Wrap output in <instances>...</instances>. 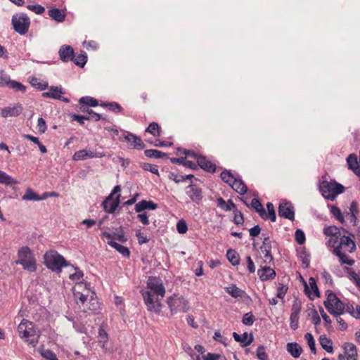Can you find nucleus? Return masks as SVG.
<instances>
[{"label":"nucleus","instance_id":"obj_53","mask_svg":"<svg viewBox=\"0 0 360 360\" xmlns=\"http://www.w3.org/2000/svg\"><path fill=\"white\" fill-rule=\"evenodd\" d=\"M8 86L11 89L15 90L16 91H21L23 93L25 92L27 89V87L24 84L15 80H11Z\"/></svg>","mask_w":360,"mask_h":360},{"label":"nucleus","instance_id":"obj_64","mask_svg":"<svg viewBox=\"0 0 360 360\" xmlns=\"http://www.w3.org/2000/svg\"><path fill=\"white\" fill-rule=\"evenodd\" d=\"M30 321L27 320L23 319L21 323L18 325V330L20 334V336L24 335L25 333H26L27 328L28 327V323Z\"/></svg>","mask_w":360,"mask_h":360},{"label":"nucleus","instance_id":"obj_3","mask_svg":"<svg viewBox=\"0 0 360 360\" xmlns=\"http://www.w3.org/2000/svg\"><path fill=\"white\" fill-rule=\"evenodd\" d=\"M319 188L324 198L334 200L336 196L345 191V187L335 181H323Z\"/></svg>","mask_w":360,"mask_h":360},{"label":"nucleus","instance_id":"obj_56","mask_svg":"<svg viewBox=\"0 0 360 360\" xmlns=\"http://www.w3.org/2000/svg\"><path fill=\"white\" fill-rule=\"evenodd\" d=\"M141 167L145 171H149L154 174L159 175L158 168L157 165L150 163H143Z\"/></svg>","mask_w":360,"mask_h":360},{"label":"nucleus","instance_id":"obj_39","mask_svg":"<svg viewBox=\"0 0 360 360\" xmlns=\"http://www.w3.org/2000/svg\"><path fill=\"white\" fill-rule=\"evenodd\" d=\"M38 351L41 356L46 360H58L56 354L50 349H45L44 345H41Z\"/></svg>","mask_w":360,"mask_h":360},{"label":"nucleus","instance_id":"obj_22","mask_svg":"<svg viewBox=\"0 0 360 360\" xmlns=\"http://www.w3.org/2000/svg\"><path fill=\"white\" fill-rule=\"evenodd\" d=\"M158 207V204L151 200H142L135 205L136 212L140 213L146 210H154Z\"/></svg>","mask_w":360,"mask_h":360},{"label":"nucleus","instance_id":"obj_60","mask_svg":"<svg viewBox=\"0 0 360 360\" xmlns=\"http://www.w3.org/2000/svg\"><path fill=\"white\" fill-rule=\"evenodd\" d=\"M295 238L297 243L300 245H302L305 242V234L301 229L296 230Z\"/></svg>","mask_w":360,"mask_h":360},{"label":"nucleus","instance_id":"obj_6","mask_svg":"<svg viewBox=\"0 0 360 360\" xmlns=\"http://www.w3.org/2000/svg\"><path fill=\"white\" fill-rule=\"evenodd\" d=\"M167 303L172 314L179 311L186 312L189 309L188 301L175 294L167 298Z\"/></svg>","mask_w":360,"mask_h":360},{"label":"nucleus","instance_id":"obj_51","mask_svg":"<svg viewBox=\"0 0 360 360\" xmlns=\"http://www.w3.org/2000/svg\"><path fill=\"white\" fill-rule=\"evenodd\" d=\"M300 257L302 264L304 265L305 268H308L310 264V255L304 248L300 252Z\"/></svg>","mask_w":360,"mask_h":360},{"label":"nucleus","instance_id":"obj_4","mask_svg":"<svg viewBox=\"0 0 360 360\" xmlns=\"http://www.w3.org/2000/svg\"><path fill=\"white\" fill-rule=\"evenodd\" d=\"M18 260L17 263L20 264L25 270L30 272H34L37 269L36 259L27 246L21 248L18 252Z\"/></svg>","mask_w":360,"mask_h":360},{"label":"nucleus","instance_id":"obj_31","mask_svg":"<svg viewBox=\"0 0 360 360\" xmlns=\"http://www.w3.org/2000/svg\"><path fill=\"white\" fill-rule=\"evenodd\" d=\"M287 351L293 356L294 358H298L301 355L302 352V349L300 346V345L297 342H290L286 345Z\"/></svg>","mask_w":360,"mask_h":360},{"label":"nucleus","instance_id":"obj_9","mask_svg":"<svg viewBox=\"0 0 360 360\" xmlns=\"http://www.w3.org/2000/svg\"><path fill=\"white\" fill-rule=\"evenodd\" d=\"M278 215L284 219L293 221L295 219V210L292 204L290 201L284 200L279 203Z\"/></svg>","mask_w":360,"mask_h":360},{"label":"nucleus","instance_id":"obj_34","mask_svg":"<svg viewBox=\"0 0 360 360\" xmlns=\"http://www.w3.org/2000/svg\"><path fill=\"white\" fill-rule=\"evenodd\" d=\"M250 207L255 210V211L259 214L261 218L266 217V211L257 198H253L250 203Z\"/></svg>","mask_w":360,"mask_h":360},{"label":"nucleus","instance_id":"obj_21","mask_svg":"<svg viewBox=\"0 0 360 360\" xmlns=\"http://www.w3.org/2000/svg\"><path fill=\"white\" fill-rule=\"evenodd\" d=\"M22 105L17 104L13 107H5L1 110V115L3 117H17L22 113Z\"/></svg>","mask_w":360,"mask_h":360},{"label":"nucleus","instance_id":"obj_59","mask_svg":"<svg viewBox=\"0 0 360 360\" xmlns=\"http://www.w3.org/2000/svg\"><path fill=\"white\" fill-rule=\"evenodd\" d=\"M256 355L259 360H268V355L263 345H260L257 347Z\"/></svg>","mask_w":360,"mask_h":360},{"label":"nucleus","instance_id":"obj_29","mask_svg":"<svg viewBox=\"0 0 360 360\" xmlns=\"http://www.w3.org/2000/svg\"><path fill=\"white\" fill-rule=\"evenodd\" d=\"M231 188L240 195L245 194L248 191V187L244 181L236 177L235 180L231 185Z\"/></svg>","mask_w":360,"mask_h":360},{"label":"nucleus","instance_id":"obj_47","mask_svg":"<svg viewBox=\"0 0 360 360\" xmlns=\"http://www.w3.org/2000/svg\"><path fill=\"white\" fill-rule=\"evenodd\" d=\"M30 84L32 86L40 91L45 90L48 87V82H41L40 79L37 77H32L30 80Z\"/></svg>","mask_w":360,"mask_h":360},{"label":"nucleus","instance_id":"obj_12","mask_svg":"<svg viewBox=\"0 0 360 360\" xmlns=\"http://www.w3.org/2000/svg\"><path fill=\"white\" fill-rule=\"evenodd\" d=\"M301 309V302L297 300L294 301L291 309L292 312L290 316V328L294 330H297L298 328L299 314L300 313Z\"/></svg>","mask_w":360,"mask_h":360},{"label":"nucleus","instance_id":"obj_30","mask_svg":"<svg viewBox=\"0 0 360 360\" xmlns=\"http://www.w3.org/2000/svg\"><path fill=\"white\" fill-rule=\"evenodd\" d=\"M108 244L119 252L123 257H129L131 252L127 247L123 246L114 240H108Z\"/></svg>","mask_w":360,"mask_h":360},{"label":"nucleus","instance_id":"obj_61","mask_svg":"<svg viewBox=\"0 0 360 360\" xmlns=\"http://www.w3.org/2000/svg\"><path fill=\"white\" fill-rule=\"evenodd\" d=\"M288 287L286 285L279 283V285L277 289L276 297L280 299H283L285 295L286 294V292L288 291Z\"/></svg>","mask_w":360,"mask_h":360},{"label":"nucleus","instance_id":"obj_54","mask_svg":"<svg viewBox=\"0 0 360 360\" xmlns=\"http://www.w3.org/2000/svg\"><path fill=\"white\" fill-rule=\"evenodd\" d=\"M255 321V318L252 312L246 313L243 315L242 322L245 326H252Z\"/></svg>","mask_w":360,"mask_h":360},{"label":"nucleus","instance_id":"obj_15","mask_svg":"<svg viewBox=\"0 0 360 360\" xmlns=\"http://www.w3.org/2000/svg\"><path fill=\"white\" fill-rule=\"evenodd\" d=\"M198 168L200 167L207 172L214 173L216 172V165L209 160L205 156L200 155L196 158Z\"/></svg>","mask_w":360,"mask_h":360},{"label":"nucleus","instance_id":"obj_10","mask_svg":"<svg viewBox=\"0 0 360 360\" xmlns=\"http://www.w3.org/2000/svg\"><path fill=\"white\" fill-rule=\"evenodd\" d=\"M21 338H25V341L31 345L32 347H35L39 341V334L34 328V324L32 322L28 323V327L27 328L26 333Z\"/></svg>","mask_w":360,"mask_h":360},{"label":"nucleus","instance_id":"obj_1","mask_svg":"<svg viewBox=\"0 0 360 360\" xmlns=\"http://www.w3.org/2000/svg\"><path fill=\"white\" fill-rule=\"evenodd\" d=\"M327 296L323 304L328 311L334 316H340L345 312V304L332 290L326 291Z\"/></svg>","mask_w":360,"mask_h":360},{"label":"nucleus","instance_id":"obj_8","mask_svg":"<svg viewBox=\"0 0 360 360\" xmlns=\"http://www.w3.org/2000/svg\"><path fill=\"white\" fill-rule=\"evenodd\" d=\"M147 288L157 297L163 298L165 295V288L162 279L156 276H150L147 281Z\"/></svg>","mask_w":360,"mask_h":360},{"label":"nucleus","instance_id":"obj_24","mask_svg":"<svg viewBox=\"0 0 360 360\" xmlns=\"http://www.w3.org/2000/svg\"><path fill=\"white\" fill-rule=\"evenodd\" d=\"M348 168L354 172L357 176H360V167L357 160V156L352 153L347 158Z\"/></svg>","mask_w":360,"mask_h":360},{"label":"nucleus","instance_id":"obj_11","mask_svg":"<svg viewBox=\"0 0 360 360\" xmlns=\"http://www.w3.org/2000/svg\"><path fill=\"white\" fill-rule=\"evenodd\" d=\"M186 193L191 201L197 205H199L203 198L202 190L192 183L186 187Z\"/></svg>","mask_w":360,"mask_h":360},{"label":"nucleus","instance_id":"obj_27","mask_svg":"<svg viewBox=\"0 0 360 360\" xmlns=\"http://www.w3.org/2000/svg\"><path fill=\"white\" fill-rule=\"evenodd\" d=\"M226 292L234 298H242L248 297L247 293L238 288L236 285H231V286L225 288Z\"/></svg>","mask_w":360,"mask_h":360},{"label":"nucleus","instance_id":"obj_23","mask_svg":"<svg viewBox=\"0 0 360 360\" xmlns=\"http://www.w3.org/2000/svg\"><path fill=\"white\" fill-rule=\"evenodd\" d=\"M259 278L262 281L273 279L276 276V271L270 266H263L257 271Z\"/></svg>","mask_w":360,"mask_h":360},{"label":"nucleus","instance_id":"obj_13","mask_svg":"<svg viewBox=\"0 0 360 360\" xmlns=\"http://www.w3.org/2000/svg\"><path fill=\"white\" fill-rule=\"evenodd\" d=\"M341 250L342 249L348 252H352L356 249V245L354 241L349 237L346 236H340V241L338 244V247L335 248V250Z\"/></svg>","mask_w":360,"mask_h":360},{"label":"nucleus","instance_id":"obj_46","mask_svg":"<svg viewBox=\"0 0 360 360\" xmlns=\"http://www.w3.org/2000/svg\"><path fill=\"white\" fill-rule=\"evenodd\" d=\"M0 183L5 185H13L18 183L11 176L0 170Z\"/></svg>","mask_w":360,"mask_h":360},{"label":"nucleus","instance_id":"obj_45","mask_svg":"<svg viewBox=\"0 0 360 360\" xmlns=\"http://www.w3.org/2000/svg\"><path fill=\"white\" fill-rule=\"evenodd\" d=\"M72 61L76 65L83 68L87 61V55L84 51H82L76 58L74 57Z\"/></svg>","mask_w":360,"mask_h":360},{"label":"nucleus","instance_id":"obj_36","mask_svg":"<svg viewBox=\"0 0 360 360\" xmlns=\"http://www.w3.org/2000/svg\"><path fill=\"white\" fill-rule=\"evenodd\" d=\"M226 257L233 266H236L240 264L239 254L235 250H228L226 252Z\"/></svg>","mask_w":360,"mask_h":360},{"label":"nucleus","instance_id":"obj_48","mask_svg":"<svg viewBox=\"0 0 360 360\" xmlns=\"http://www.w3.org/2000/svg\"><path fill=\"white\" fill-rule=\"evenodd\" d=\"M323 233L327 236L335 237L340 236V231L335 226H330L324 228Z\"/></svg>","mask_w":360,"mask_h":360},{"label":"nucleus","instance_id":"obj_58","mask_svg":"<svg viewBox=\"0 0 360 360\" xmlns=\"http://www.w3.org/2000/svg\"><path fill=\"white\" fill-rule=\"evenodd\" d=\"M176 230L181 233H186L188 231V226L184 219H180L176 224Z\"/></svg>","mask_w":360,"mask_h":360},{"label":"nucleus","instance_id":"obj_26","mask_svg":"<svg viewBox=\"0 0 360 360\" xmlns=\"http://www.w3.org/2000/svg\"><path fill=\"white\" fill-rule=\"evenodd\" d=\"M63 94L64 92L61 87L51 86L49 89V91L44 92L41 96L44 98H51L58 100Z\"/></svg>","mask_w":360,"mask_h":360},{"label":"nucleus","instance_id":"obj_37","mask_svg":"<svg viewBox=\"0 0 360 360\" xmlns=\"http://www.w3.org/2000/svg\"><path fill=\"white\" fill-rule=\"evenodd\" d=\"M108 334L103 328V326H101L98 328V342L102 343L101 347L103 349H107L105 344L108 341Z\"/></svg>","mask_w":360,"mask_h":360},{"label":"nucleus","instance_id":"obj_50","mask_svg":"<svg viewBox=\"0 0 360 360\" xmlns=\"http://www.w3.org/2000/svg\"><path fill=\"white\" fill-rule=\"evenodd\" d=\"M304 338L307 340L308 345L310 348L311 353L314 354H316V349L315 347V340L313 335L310 333H307L304 335Z\"/></svg>","mask_w":360,"mask_h":360},{"label":"nucleus","instance_id":"obj_57","mask_svg":"<svg viewBox=\"0 0 360 360\" xmlns=\"http://www.w3.org/2000/svg\"><path fill=\"white\" fill-rule=\"evenodd\" d=\"M234 212V219L233 222L236 225H243L244 224V217L243 213L238 210H236Z\"/></svg>","mask_w":360,"mask_h":360},{"label":"nucleus","instance_id":"obj_49","mask_svg":"<svg viewBox=\"0 0 360 360\" xmlns=\"http://www.w3.org/2000/svg\"><path fill=\"white\" fill-rule=\"evenodd\" d=\"M220 177L223 181L228 184L229 186L231 185L236 177L231 173L230 171L224 170L221 174Z\"/></svg>","mask_w":360,"mask_h":360},{"label":"nucleus","instance_id":"obj_2","mask_svg":"<svg viewBox=\"0 0 360 360\" xmlns=\"http://www.w3.org/2000/svg\"><path fill=\"white\" fill-rule=\"evenodd\" d=\"M44 264L47 268L57 273L61 272L62 267L69 265L65 259L56 250H50L45 253Z\"/></svg>","mask_w":360,"mask_h":360},{"label":"nucleus","instance_id":"obj_7","mask_svg":"<svg viewBox=\"0 0 360 360\" xmlns=\"http://www.w3.org/2000/svg\"><path fill=\"white\" fill-rule=\"evenodd\" d=\"M142 296L148 311L159 314L162 307L161 299L159 297L155 298V295L148 290L142 291Z\"/></svg>","mask_w":360,"mask_h":360},{"label":"nucleus","instance_id":"obj_40","mask_svg":"<svg viewBox=\"0 0 360 360\" xmlns=\"http://www.w3.org/2000/svg\"><path fill=\"white\" fill-rule=\"evenodd\" d=\"M100 105L104 108H107L110 111L114 112H122L123 111L122 107L117 102H102Z\"/></svg>","mask_w":360,"mask_h":360},{"label":"nucleus","instance_id":"obj_35","mask_svg":"<svg viewBox=\"0 0 360 360\" xmlns=\"http://www.w3.org/2000/svg\"><path fill=\"white\" fill-rule=\"evenodd\" d=\"M144 154L146 157L150 158H168V155L160 150L156 149H147L145 150Z\"/></svg>","mask_w":360,"mask_h":360},{"label":"nucleus","instance_id":"obj_25","mask_svg":"<svg viewBox=\"0 0 360 360\" xmlns=\"http://www.w3.org/2000/svg\"><path fill=\"white\" fill-rule=\"evenodd\" d=\"M233 337L236 342H240L243 347L250 345L254 340L253 335L252 333H250V338L248 339V334L247 332H245L242 335H239L237 333L234 332L233 333Z\"/></svg>","mask_w":360,"mask_h":360},{"label":"nucleus","instance_id":"obj_5","mask_svg":"<svg viewBox=\"0 0 360 360\" xmlns=\"http://www.w3.org/2000/svg\"><path fill=\"white\" fill-rule=\"evenodd\" d=\"M11 23L15 32L20 35H24L28 32L30 20L25 13H16L13 15Z\"/></svg>","mask_w":360,"mask_h":360},{"label":"nucleus","instance_id":"obj_19","mask_svg":"<svg viewBox=\"0 0 360 360\" xmlns=\"http://www.w3.org/2000/svg\"><path fill=\"white\" fill-rule=\"evenodd\" d=\"M309 283L311 288V290L309 289V287L308 286L307 283L304 281V292L308 296V297L313 300L314 298L312 297L311 291L314 292V295L316 297H319L321 296L319 290L318 288V286L316 285V281L314 278L310 277L309 279Z\"/></svg>","mask_w":360,"mask_h":360},{"label":"nucleus","instance_id":"obj_41","mask_svg":"<svg viewBox=\"0 0 360 360\" xmlns=\"http://www.w3.org/2000/svg\"><path fill=\"white\" fill-rule=\"evenodd\" d=\"M328 207H330V212L331 214L340 223H344V216L340 210V209L334 205H328Z\"/></svg>","mask_w":360,"mask_h":360},{"label":"nucleus","instance_id":"obj_20","mask_svg":"<svg viewBox=\"0 0 360 360\" xmlns=\"http://www.w3.org/2000/svg\"><path fill=\"white\" fill-rule=\"evenodd\" d=\"M60 60L63 62L73 60L75 51L72 46L69 45H63L58 51Z\"/></svg>","mask_w":360,"mask_h":360},{"label":"nucleus","instance_id":"obj_63","mask_svg":"<svg viewBox=\"0 0 360 360\" xmlns=\"http://www.w3.org/2000/svg\"><path fill=\"white\" fill-rule=\"evenodd\" d=\"M27 9L34 12L36 14H42L45 11L44 7L39 4L27 5Z\"/></svg>","mask_w":360,"mask_h":360},{"label":"nucleus","instance_id":"obj_14","mask_svg":"<svg viewBox=\"0 0 360 360\" xmlns=\"http://www.w3.org/2000/svg\"><path fill=\"white\" fill-rule=\"evenodd\" d=\"M105 156L103 153L92 152L86 149L76 151L73 155L74 160H84L87 158H101Z\"/></svg>","mask_w":360,"mask_h":360},{"label":"nucleus","instance_id":"obj_33","mask_svg":"<svg viewBox=\"0 0 360 360\" xmlns=\"http://www.w3.org/2000/svg\"><path fill=\"white\" fill-rule=\"evenodd\" d=\"M319 342L322 348L327 352H333V342L331 339L327 338L326 335H322L319 337Z\"/></svg>","mask_w":360,"mask_h":360},{"label":"nucleus","instance_id":"obj_17","mask_svg":"<svg viewBox=\"0 0 360 360\" xmlns=\"http://www.w3.org/2000/svg\"><path fill=\"white\" fill-rule=\"evenodd\" d=\"M102 236L105 237L109 240H112L113 239H116L121 243H125L127 241V238L125 236L124 231L122 226H120L115 229V231L112 233H108L107 231H104L102 233Z\"/></svg>","mask_w":360,"mask_h":360},{"label":"nucleus","instance_id":"obj_16","mask_svg":"<svg viewBox=\"0 0 360 360\" xmlns=\"http://www.w3.org/2000/svg\"><path fill=\"white\" fill-rule=\"evenodd\" d=\"M120 194L116 196L115 199H113L111 196H108L102 203L105 212L108 213H113L120 205Z\"/></svg>","mask_w":360,"mask_h":360},{"label":"nucleus","instance_id":"obj_38","mask_svg":"<svg viewBox=\"0 0 360 360\" xmlns=\"http://www.w3.org/2000/svg\"><path fill=\"white\" fill-rule=\"evenodd\" d=\"M46 193L44 194V197H39L37 193H35L31 188H27L25 191V193L22 196V200H41L46 198Z\"/></svg>","mask_w":360,"mask_h":360},{"label":"nucleus","instance_id":"obj_52","mask_svg":"<svg viewBox=\"0 0 360 360\" xmlns=\"http://www.w3.org/2000/svg\"><path fill=\"white\" fill-rule=\"evenodd\" d=\"M177 154L178 155L183 154V155H186V158L190 157V158H195V159H196L198 158V156L199 155V154L195 153L194 150H187V149H184L182 148H177Z\"/></svg>","mask_w":360,"mask_h":360},{"label":"nucleus","instance_id":"obj_62","mask_svg":"<svg viewBox=\"0 0 360 360\" xmlns=\"http://www.w3.org/2000/svg\"><path fill=\"white\" fill-rule=\"evenodd\" d=\"M71 118L72 120H75L78 122L81 125L84 124V120H90V116L87 115H80L77 114L71 115Z\"/></svg>","mask_w":360,"mask_h":360},{"label":"nucleus","instance_id":"obj_44","mask_svg":"<svg viewBox=\"0 0 360 360\" xmlns=\"http://www.w3.org/2000/svg\"><path fill=\"white\" fill-rule=\"evenodd\" d=\"M79 104H83L87 106L96 107L98 105V101L96 98L91 96H84L79 100Z\"/></svg>","mask_w":360,"mask_h":360},{"label":"nucleus","instance_id":"obj_42","mask_svg":"<svg viewBox=\"0 0 360 360\" xmlns=\"http://www.w3.org/2000/svg\"><path fill=\"white\" fill-rule=\"evenodd\" d=\"M146 132H148L154 136H160L161 128L157 122H153L149 124L148 127L146 129Z\"/></svg>","mask_w":360,"mask_h":360},{"label":"nucleus","instance_id":"obj_28","mask_svg":"<svg viewBox=\"0 0 360 360\" xmlns=\"http://www.w3.org/2000/svg\"><path fill=\"white\" fill-rule=\"evenodd\" d=\"M344 349L347 360H357V349L353 343L346 342L344 345Z\"/></svg>","mask_w":360,"mask_h":360},{"label":"nucleus","instance_id":"obj_32","mask_svg":"<svg viewBox=\"0 0 360 360\" xmlns=\"http://www.w3.org/2000/svg\"><path fill=\"white\" fill-rule=\"evenodd\" d=\"M49 15L58 22H62L65 19V13L59 8H52L49 11Z\"/></svg>","mask_w":360,"mask_h":360},{"label":"nucleus","instance_id":"obj_18","mask_svg":"<svg viewBox=\"0 0 360 360\" xmlns=\"http://www.w3.org/2000/svg\"><path fill=\"white\" fill-rule=\"evenodd\" d=\"M124 140L129 143V146L136 149H143L146 148V145L141 140V139L132 134L128 132L127 135L124 136Z\"/></svg>","mask_w":360,"mask_h":360},{"label":"nucleus","instance_id":"obj_55","mask_svg":"<svg viewBox=\"0 0 360 360\" xmlns=\"http://www.w3.org/2000/svg\"><path fill=\"white\" fill-rule=\"evenodd\" d=\"M11 82L10 77L4 70H0V86H9Z\"/></svg>","mask_w":360,"mask_h":360},{"label":"nucleus","instance_id":"obj_43","mask_svg":"<svg viewBox=\"0 0 360 360\" xmlns=\"http://www.w3.org/2000/svg\"><path fill=\"white\" fill-rule=\"evenodd\" d=\"M335 255L339 257L340 261L342 264H346L348 265H353L354 260L350 259L349 257L341 250H335Z\"/></svg>","mask_w":360,"mask_h":360}]
</instances>
